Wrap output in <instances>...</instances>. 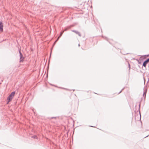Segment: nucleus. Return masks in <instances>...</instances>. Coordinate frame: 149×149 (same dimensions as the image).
<instances>
[{
  "label": "nucleus",
  "instance_id": "1",
  "mask_svg": "<svg viewBox=\"0 0 149 149\" xmlns=\"http://www.w3.org/2000/svg\"><path fill=\"white\" fill-rule=\"evenodd\" d=\"M15 94V91H13L12 92L8 97L7 99V104H8L10 101H11Z\"/></svg>",
  "mask_w": 149,
  "mask_h": 149
},
{
  "label": "nucleus",
  "instance_id": "2",
  "mask_svg": "<svg viewBox=\"0 0 149 149\" xmlns=\"http://www.w3.org/2000/svg\"><path fill=\"white\" fill-rule=\"evenodd\" d=\"M149 62V58L146 60L143 63V66L146 68V65Z\"/></svg>",
  "mask_w": 149,
  "mask_h": 149
},
{
  "label": "nucleus",
  "instance_id": "3",
  "mask_svg": "<svg viewBox=\"0 0 149 149\" xmlns=\"http://www.w3.org/2000/svg\"><path fill=\"white\" fill-rule=\"evenodd\" d=\"M146 86L144 87V91L143 93V96H145V97H146V94L147 93V88L146 87Z\"/></svg>",
  "mask_w": 149,
  "mask_h": 149
},
{
  "label": "nucleus",
  "instance_id": "4",
  "mask_svg": "<svg viewBox=\"0 0 149 149\" xmlns=\"http://www.w3.org/2000/svg\"><path fill=\"white\" fill-rule=\"evenodd\" d=\"M3 24L2 22H0V31H3Z\"/></svg>",
  "mask_w": 149,
  "mask_h": 149
},
{
  "label": "nucleus",
  "instance_id": "5",
  "mask_svg": "<svg viewBox=\"0 0 149 149\" xmlns=\"http://www.w3.org/2000/svg\"><path fill=\"white\" fill-rule=\"evenodd\" d=\"M72 31L73 32H74L75 33H76V34H77L79 36H81V34H80V33L78 31H76L75 30H72Z\"/></svg>",
  "mask_w": 149,
  "mask_h": 149
},
{
  "label": "nucleus",
  "instance_id": "6",
  "mask_svg": "<svg viewBox=\"0 0 149 149\" xmlns=\"http://www.w3.org/2000/svg\"><path fill=\"white\" fill-rule=\"evenodd\" d=\"M24 58L23 57L22 54L21 55H20V62L22 61H23Z\"/></svg>",
  "mask_w": 149,
  "mask_h": 149
},
{
  "label": "nucleus",
  "instance_id": "7",
  "mask_svg": "<svg viewBox=\"0 0 149 149\" xmlns=\"http://www.w3.org/2000/svg\"><path fill=\"white\" fill-rule=\"evenodd\" d=\"M58 40V39H57L55 41V42H54V44H53V46H54V45H55V43H56V42H57Z\"/></svg>",
  "mask_w": 149,
  "mask_h": 149
},
{
  "label": "nucleus",
  "instance_id": "8",
  "mask_svg": "<svg viewBox=\"0 0 149 149\" xmlns=\"http://www.w3.org/2000/svg\"><path fill=\"white\" fill-rule=\"evenodd\" d=\"M59 88H61L63 89H65V90H69L68 89H67V88H64L60 87H59Z\"/></svg>",
  "mask_w": 149,
  "mask_h": 149
},
{
  "label": "nucleus",
  "instance_id": "9",
  "mask_svg": "<svg viewBox=\"0 0 149 149\" xmlns=\"http://www.w3.org/2000/svg\"><path fill=\"white\" fill-rule=\"evenodd\" d=\"M32 137V138H34V139H35V138L37 139V136H36L35 135H34V136H33Z\"/></svg>",
  "mask_w": 149,
  "mask_h": 149
},
{
  "label": "nucleus",
  "instance_id": "10",
  "mask_svg": "<svg viewBox=\"0 0 149 149\" xmlns=\"http://www.w3.org/2000/svg\"><path fill=\"white\" fill-rule=\"evenodd\" d=\"M64 31H61V33H60V35H62V34H63V33H64Z\"/></svg>",
  "mask_w": 149,
  "mask_h": 149
},
{
  "label": "nucleus",
  "instance_id": "11",
  "mask_svg": "<svg viewBox=\"0 0 149 149\" xmlns=\"http://www.w3.org/2000/svg\"><path fill=\"white\" fill-rule=\"evenodd\" d=\"M143 79L144 82V84H145V83L146 79H145V78H144V77H143Z\"/></svg>",
  "mask_w": 149,
  "mask_h": 149
},
{
  "label": "nucleus",
  "instance_id": "12",
  "mask_svg": "<svg viewBox=\"0 0 149 149\" xmlns=\"http://www.w3.org/2000/svg\"><path fill=\"white\" fill-rule=\"evenodd\" d=\"M62 35H60L58 37V38L57 39H58V40H59V38Z\"/></svg>",
  "mask_w": 149,
  "mask_h": 149
},
{
  "label": "nucleus",
  "instance_id": "13",
  "mask_svg": "<svg viewBox=\"0 0 149 149\" xmlns=\"http://www.w3.org/2000/svg\"><path fill=\"white\" fill-rule=\"evenodd\" d=\"M62 35H60L58 37V38L57 39H58V40H59V38Z\"/></svg>",
  "mask_w": 149,
  "mask_h": 149
},
{
  "label": "nucleus",
  "instance_id": "14",
  "mask_svg": "<svg viewBox=\"0 0 149 149\" xmlns=\"http://www.w3.org/2000/svg\"><path fill=\"white\" fill-rule=\"evenodd\" d=\"M19 52L20 55H22V54L21 52L19 50Z\"/></svg>",
  "mask_w": 149,
  "mask_h": 149
},
{
  "label": "nucleus",
  "instance_id": "15",
  "mask_svg": "<svg viewBox=\"0 0 149 149\" xmlns=\"http://www.w3.org/2000/svg\"><path fill=\"white\" fill-rule=\"evenodd\" d=\"M104 39L106 40L107 41H108V38H107V37H105V38H104Z\"/></svg>",
  "mask_w": 149,
  "mask_h": 149
},
{
  "label": "nucleus",
  "instance_id": "16",
  "mask_svg": "<svg viewBox=\"0 0 149 149\" xmlns=\"http://www.w3.org/2000/svg\"><path fill=\"white\" fill-rule=\"evenodd\" d=\"M123 89H124V88L122 90H121V91H120V92L118 93V94H119L122 91Z\"/></svg>",
  "mask_w": 149,
  "mask_h": 149
},
{
  "label": "nucleus",
  "instance_id": "17",
  "mask_svg": "<svg viewBox=\"0 0 149 149\" xmlns=\"http://www.w3.org/2000/svg\"><path fill=\"white\" fill-rule=\"evenodd\" d=\"M128 67L130 68V65L129 63H128Z\"/></svg>",
  "mask_w": 149,
  "mask_h": 149
},
{
  "label": "nucleus",
  "instance_id": "18",
  "mask_svg": "<svg viewBox=\"0 0 149 149\" xmlns=\"http://www.w3.org/2000/svg\"><path fill=\"white\" fill-rule=\"evenodd\" d=\"M67 30V29H65V30H64V31H66Z\"/></svg>",
  "mask_w": 149,
  "mask_h": 149
},
{
  "label": "nucleus",
  "instance_id": "19",
  "mask_svg": "<svg viewBox=\"0 0 149 149\" xmlns=\"http://www.w3.org/2000/svg\"><path fill=\"white\" fill-rule=\"evenodd\" d=\"M89 126L91 127H94L93 126H91V125Z\"/></svg>",
  "mask_w": 149,
  "mask_h": 149
},
{
  "label": "nucleus",
  "instance_id": "20",
  "mask_svg": "<svg viewBox=\"0 0 149 149\" xmlns=\"http://www.w3.org/2000/svg\"><path fill=\"white\" fill-rule=\"evenodd\" d=\"M149 81V79L148 78V82H147V83H148V82Z\"/></svg>",
  "mask_w": 149,
  "mask_h": 149
},
{
  "label": "nucleus",
  "instance_id": "21",
  "mask_svg": "<svg viewBox=\"0 0 149 149\" xmlns=\"http://www.w3.org/2000/svg\"><path fill=\"white\" fill-rule=\"evenodd\" d=\"M145 56H149V54H148V55H145Z\"/></svg>",
  "mask_w": 149,
  "mask_h": 149
},
{
  "label": "nucleus",
  "instance_id": "22",
  "mask_svg": "<svg viewBox=\"0 0 149 149\" xmlns=\"http://www.w3.org/2000/svg\"><path fill=\"white\" fill-rule=\"evenodd\" d=\"M139 63L141 64V62H139Z\"/></svg>",
  "mask_w": 149,
  "mask_h": 149
},
{
  "label": "nucleus",
  "instance_id": "23",
  "mask_svg": "<svg viewBox=\"0 0 149 149\" xmlns=\"http://www.w3.org/2000/svg\"><path fill=\"white\" fill-rule=\"evenodd\" d=\"M80 46V45L79 44V46Z\"/></svg>",
  "mask_w": 149,
  "mask_h": 149
},
{
  "label": "nucleus",
  "instance_id": "24",
  "mask_svg": "<svg viewBox=\"0 0 149 149\" xmlns=\"http://www.w3.org/2000/svg\"><path fill=\"white\" fill-rule=\"evenodd\" d=\"M148 136H146V137H148ZM146 137H145V138Z\"/></svg>",
  "mask_w": 149,
  "mask_h": 149
}]
</instances>
